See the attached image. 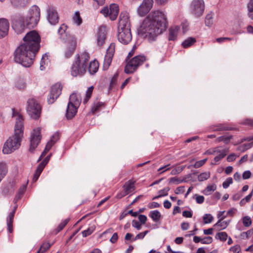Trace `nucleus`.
Here are the masks:
<instances>
[{"label":"nucleus","instance_id":"obj_1","mask_svg":"<svg viewBox=\"0 0 253 253\" xmlns=\"http://www.w3.org/2000/svg\"><path fill=\"white\" fill-rule=\"evenodd\" d=\"M23 43L15 49L14 60L25 67L31 66L35 55L40 48L41 37L36 31L28 32L24 37Z\"/></svg>","mask_w":253,"mask_h":253},{"label":"nucleus","instance_id":"obj_2","mask_svg":"<svg viewBox=\"0 0 253 253\" xmlns=\"http://www.w3.org/2000/svg\"><path fill=\"white\" fill-rule=\"evenodd\" d=\"M167 26V18L165 14L159 10L154 11L144 19L138 32L149 42H152L166 30Z\"/></svg>","mask_w":253,"mask_h":253},{"label":"nucleus","instance_id":"obj_3","mask_svg":"<svg viewBox=\"0 0 253 253\" xmlns=\"http://www.w3.org/2000/svg\"><path fill=\"white\" fill-rule=\"evenodd\" d=\"M40 18V10L36 5L32 6L27 15H15L11 20L12 28L18 34L23 33L26 28H33L38 24Z\"/></svg>","mask_w":253,"mask_h":253},{"label":"nucleus","instance_id":"obj_4","mask_svg":"<svg viewBox=\"0 0 253 253\" xmlns=\"http://www.w3.org/2000/svg\"><path fill=\"white\" fill-rule=\"evenodd\" d=\"M12 118L15 120L14 135L10 136L4 143L2 152L8 154L18 149L23 136V119L14 109L12 110Z\"/></svg>","mask_w":253,"mask_h":253},{"label":"nucleus","instance_id":"obj_5","mask_svg":"<svg viewBox=\"0 0 253 253\" xmlns=\"http://www.w3.org/2000/svg\"><path fill=\"white\" fill-rule=\"evenodd\" d=\"M67 26L62 24L58 30V33L60 35L61 41L65 43L64 51V57L68 59L70 58L74 53L77 47V43L76 39L72 35L67 32Z\"/></svg>","mask_w":253,"mask_h":253},{"label":"nucleus","instance_id":"obj_6","mask_svg":"<svg viewBox=\"0 0 253 253\" xmlns=\"http://www.w3.org/2000/svg\"><path fill=\"white\" fill-rule=\"evenodd\" d=\"M89 58V54L86 51L76 54L71 68L72 76L77 77L84 74Z\"/></svg>","mask_w":253,"mask_h":253},{"label":"nucleus","instance_id":"obj_7","mask_svg":"<svg viewBox=\"0 0 253 253\" xmlns=\"http://www.w3.org/2000/svg\"><path fill=\"white\" fill-rule=\"evenodd\" d=\"M81 102V97L80 94L73 93L70 95L66 109V116L67 119H72L76 115Z\"/></svg>","mask_w":253,"mask_h":253},{"label":"nucleus","instance_id":"obj_8","mask_svg":"<svg viewBox=\"0 0 253 253\" xmlns=\"http://www.w3.org/2000/svg\"><path fill=\"white\" fill-rule=\"evenodd\" d=\"M146 60L144 55H139L132 58L126 65L125 72L127 74L135 72L138 67L141 65Z\"/></svg>","mask_w":253,"mask_h":253},{"label":"nucleus","instance_id":"obj_9","mask_svg":"<svg viewBox=\"0 0 253 253\" xmlns=\"http://www.w3.org/2000/svg\"><path fill=\"white\" fill-rule=\"evenodd\" d=\"M27 111L29 116L34 119H38L41 114V105L33 98L29 99L27 101Z\"/></svg>","mask_w":253,"mask_h":253},{"label":"nucleus","instance_id":"obj_10","mask_svg":"<svg viewBox=\"0 0 253 253\" xmlns=\"http://www.w3.org/2000/svg\"><path fill=\"white\" fill-rule=\"evenodd\" d=\"M205 9V3L203 0H193L190 5L191 12L196 17L202 15Z\"/></svg>","mask_w":253,"mask_h":253},{"label":"nucleus","instance_id":"obj_11","mask_svg":"<svg viewBox=\"0 0 253 253\" xmlns=\"http://www.w3.org/2000/svg\"><path fill=\"white\" fill-rule=\"evenodd\" d=\"M105 17L109 16L111 20L116 19L119 13V6L116 4H111L109 8L104 7L100 11Z\"/></svg>","mask_w":253,"mask_h":253},{"label":"nucleus","instance_id":"obj_12","mask_svg":"<svg viewBox=\"0 0 253 253\" xmlns=\"http://www.w3.org/2000/svg\"><path fill=\"white\" fill-rule=\"evenodd\" d=\"M42 138L41 134V128L38 127L33 130L30 138V145L29 150L31 152H33V151L39 144Z\"/></svg>","mask_w":253,"mask_h":253},{"label":"nucleus","instance_id":"obj_13","mask_svg":"<svg viewBox=\"0 0 253 253\" xmlns=\"http://www.w3.org/2000/svg\"><path fill=\"white\" fill-rule=\"evenodd\" d=\"M62 87L60 84L57 83L52 86L47 98L48 104H52L59 96L61 93Z\"/></svg>","mask_w":253,"mask_h":253},{"label":"nucleus","instance_id":"obj_14","mask_svg":"<svg viewBox=\"0 0 253 253\" xmlns=\"http://www.w3.org/2000/svg\"><path fill=\"white\" fill-rule=\"evenodd\" d=\"M115 45L114 43H111L110 46L107 49L106 54L104 57V60L103 65V69L104 70H106L110 66L112 58L114 56L115 52Z\"/></svg>","mask_w":253,"mask_h":253},{"label":"nucleus","instance_id":"obj_15","mask_svg":"<svg viewBox=\"0 0 253 253\" xmlns=\"http://www.w3.org/2000/svg\"><path fill=\"white\" fill-rule=\"evenodd\" d=\"M153 0H143L137 8V13L140 16H144L152 8Z\"/></svg>","mask_w":253,"mask_h":253},{"label":"nucleus","instance_id":"obj_16","mask_svg":"<svg viewBox=\"0 0 253 253\" xmlns=\"http://www.w3.org/2000/svg\"><path fill=\"white\" fill-rule=\"evenodd\" d=\"M118 41L125 44L128 43L132 39L130 29H126L118 31Z\"/></svg>","mask_w":253,"mask_h":253},{"label":"nucleus","instance_id":"obj_17","mask_svg":"<svg viewBox=\"0 0 253 253\" xmlns=\"http://www.w3.org/2000/svg\"><path fill=\"white\" fill-rule=\"evenodd\" d=\"M47 18L49 23L51 25H55L58 22L59 17L55 8L52 6H48L46 10Z\"/></svg>","mask_w":253,"mask_h":253},{"label":"nucleus","instance_id":"obj_18","mask_svg":"<svg viewBox=\"0 0 253 253\" xmlns=\"http://www.w3.org/2000/svg\"><path fill=\"white\" fill-rule=\"evenodd\" d=\"M107 34V28L105 26H100L97 33V43L98 46H101L104 43Z\"/></svg>","mask_w":253,"mask_h":253},{"label":"nucleus","instance_id":"obj_19","mask_svg":"<svg viewBox=\"0 0 253 253\" xmlns=\"http://www.w3.org/2000/svg\"><path fill=\"white\" fill-rule=\"evenodd\" d=\"M130 29L128 16L126 13H121L119 22L118 30Z\"/></svg>","mask_w":253,"mask_h":253},{"label":"nucleus","instance_id":"obj_20","mask_svg":"<svg viewBox=\"0 0 253 253\" xmlns=\"http://www.w3.org/2000/svg\"><path fill=\"white\" fill-rule=\"evenodd\" d=\"M9 23L6 19H0V39L5 37L8 34Z\"/></svg>","mask_w":253,"mask_h":253},{"label":"nucleus","instance_id":"obj_21","mask_svg":"<svg viewBox=\"0 0 253 253\" xmlns=\"http://www.w3.org/2000/svg\"><path fill=\"white\" fill-rule=\"evenodd\" d=\"M47 163H46L44 160H43L38 166L37 167L36 171L33 176V181L34 182H36L38 179L39 178L41 173L43 170L44 167L46 165Z\"/></svg>","mask_w":253,"mask_h":253},{"label":"nucleus","instance_id":"obj_22","mask_svg":"<svg viewBox=\"0 0 253 253\" xmlns=\"http://www.w3.org/2000/svg\"><path fill=\"white\" fill-rule=\"evenodd\" d=\"M47 163H46L44 160H43L38 166L37 167L36 171L33 176V181L34 182H36L38 179L39 178L41 173L43 170L44 167L46 165Z\"/></svg>","mask_w":253,"mask_h":253},{"label":"nucleus","instance_id":"obj_23","mask_svg":"<svg viewBox=\"0 0 253 253\" xmlns=\"http://www.w3.org/2000/svg\"><path fill=\"white\" fill-rule=\"evenodd\" d=\"M228 152V150L226 149H224L223 150L219 149V152L217 155L213 159V162H211L212 165H216L217 163L220 161L222 159H223L226 155Z\"/></svg>","mask_w":253,"mask_h":253},{"label":"nucleus","instance_id":"obj_24","mask_svg":"<svg viewBox=\"0 0 253 253\" xmlns=\"http://www.w3.org/2000/svg\"><path fill=\"white\" fill-rule=\"evenodd\" d=\"M99 65L98 63L96 60H93L89 63L88 70L89 73L91 75L95 74L98 69Z\"/></svg>","mask_w":253,"mask_h":253},{"label":"nucleus","instance_id":"obj_25","mask_svg":"<svg viewBox=\"0 0 253 253\" xmlns=\"http://www.w3.org/2000/svg\"><path fill=\"white\" fill-rule=\"evenodd\" d=\"M15 211L14 210L12 211L9 214L7 218V229L10 233H12L13 231L12 229V223L13 221V217L14 216Z\"/></svg>","mask_w":253,"mask_h":253},{"label":"nucleus","instance_id":"obj_26","mask_svg":"<svg viewBox=\"0 0 253 253\" xmlns=\"http://www.w3.org/2000/svg\"><path fill=\"white\" fill-rule=\"evenodd\" d=\"M134 181H128L124 185L125 194H128L135 189Z\"/></svg>","mask_w":253,"mask_h":253},{"label":"nucleus","instance_id":"obj_27","mask_svg":"<svg viewBox=\"0 0 253 253\" xmlns=\"http://www.w3.org/2000/svg\"><path fill=\"white\" fill-rule=\"evenodd\" d=\"M230 222V220L225 221L218 220V221L214 224L213 226L215 227H217L218 230H221L225 229L229 224Z\"/></svg>","mask_w":253,"mask_h":253},{"label":"nucleus","instance_id":"obj_28","mask_svg":"<svg viewBox=\"0 0 253 253\" xmlns=\"http://www.w3.org/2000/svg\"><path fill=\"white\" fill-rule=\"evenodd\" d=\"M216 188L217 186L215 184L209 185L203 190V193L207 196L210 195L216 189Z\"/></svg>","mask_w":253,"mask_h":253},{"label":"nucleus","instance_id":"obj_29","mask_svg":"<svg viewBox=\"0 0 253 253\" xmlns=\"http://www.w3.org/2000/svg\"><path fill=\"white\" fill-rule=\"evenodd\" d=\"M15 86L19 89H22L25 88L26 85L23 79L18 78L15 80Z\"/></svg>","mask_w":253,"mask_h":253},{"label":"nucleus","instance_id":"obj_30","mask_svg":"<svg viewBox=\"0 0 253 253\" xmlns=\"http://www.w3.org/2000/svg\"><path fill=\"white\" fill-rule=\"evenodd\" d=\"M196 39L194 38L190 37L185 40L182 43V46L184 48H187L191 46L196 42Z\"/></svg>","mask_w":253,"mask_h":253},{"label":"nucleus","instance_id":"obj_31","mask_svg":"<svg viewBox=\"0 0 253 253\" xmlns=\"http://www.w3.org/2000/svg\"><path fill=\"white\" fill-rule=\"evenodd\" d=\"M149 216L153 221L157 222L160 220L161 217V214L158 211L154 210L150 211Z\"/></svg>","mask_w":253,"mask_h":253},{"label":"nucleus","instance_id":"obj_32","mask_svg":"<svg viewBox=\"0 0 253 253\" xmlns=\"http://www.w3.org/2000/svg\"><path fill=\"white\" fill-rule=\"evenodd\" d=\"M232 137V135H229L227 136H221L218 137L216 139V141L217 142H223L225 144H228Z\"/></svg>","mask_w":253,"mask_h":253},{"label":"nucleus","instance_id":"obj_33","mask_svg":"<svg viewBox=\"0 0 253 253\" xmlns=\"http://www.w3.org/2000/svg\"><path fill=\"white\" fill-rule=\"evenodd\" d=\"M228 238L227 234L225 232H221L217 233L215 235V238L221 241H225Z\"/></svg>","mask_w":253,"mask_h":253},{"label":"nucleus","instance_id":"obj_34","mask_svg":"<svg viewBox=\"0 0 253 253\" xmlns=\"http://www.w3.org/2000/svg\"><path fill=\"white\" fill-rule=\"evenodd\" d=\"M7 173V167L5 163H0V174L4 177Z\"/></svg>","mask_w":253,"mask_h":253},{"label":"nucleus","instance_id":"obj_35","mask_svg":"<svg viewBox=\"0 0 253 253\" xmlns=\"http://www.w3.org/2000/svg\"><path fill=\"white\" fill-rule=\"evenodd\" d=\"M73 21L77 25H80L82 23V19L80 16V12L77 11L73 16Z\"/></svg>","mask_w":253,"mask_h":253},{"label":"nucleus","instance_id":"obj_36","mask_svg":"<svg viewBox=\"0 0 253 253\" xmlns=\"http://www.w3.org/2000/svg\"><path fill=\"white\" fill-rule=\"evenodd\" d=\"M253 194V190L252 191V192L248 195L246 197H245L244 198L242 199L240 202V205L241 206H243L246 204V203L249 202L251 199L252 198Z\"/></svg>","mask_w":253,"mask_h":253},{"label":"nucleus","instance_id":"obj_37","mask_svg":"<svg viewBox=\"0 0 253 253\" xmlns=\"http://www.w3.org/2000/svg\"><path fill=\"white\" fill-rule=\"evenodd\" d=\"M210 176L209 172H204L201 173L198 176V179L199 181H203L208 179Z\"/></svg>","mask_w":253,"mask_h":253},{"label":"nucleus","instance_id":"obj_38","mask_svg":"<svg viewBox=\"0 0 253 253\" xmlns=\"http://www.w3.org/2000/svg\"><path fill=\"white\" fill-rule=\"evenodd\" d=\"M169 187H166L164 189L160 190L159 191V195L157 196L154 197L153 198V200H155L156 199H159L163 196H166L168 195V192L169 191Z\"/></svg>","mask_w":253,"mask_h":253},{"label":"nucleus","instance_id":"obj_39","mask_svg":"<svg viewBox=\"0 0 253 253\" xmlns=\"http://www.w3.org/2000/svg\"><path fill=\"white\" fill-rule=\"evenodd\" d=\"M51 247L49 243H44L41 247L37 253H44Z\"/></svg>","mask_w":253,"mask_h":253},{"label":"nucleus","instance_id":"obj_40","mask_svg":"<svg viewBox=\"0 0 253 253\" xmlns=\"http://www.w3.org/2000/svg\"><path fill=\"white\" fill-rule=\"evenodd\" d=\"M93 89V86H91L89 87L86 91V96L84 100V103H86L89 99L90 98Z\"/></svg>","mask_w":253,"mask_h":253},{"label":"nucleus","instance_id":"obj_41","mask_svg":"<svg viewBox=\"0 0 253 253\" xmlns=\"http://www.w3.org/2000/svg\"><path fill=\"white\" fill-rule=\"evenodd\" d=\"M104 105V103L100 102H97L93 104L91 110L93 113L99 110L100 108Z\"/></svg>","mask_w":253,"mask_h":253},{"label":"nucleus","instance_id":"obj_42","mask_svg":"<svg viewBox=\"0 0 253 253\" xmlns=\"http://www.w3.org/2000/svg\"><path fill=\"white\" fill-rule=\"evenodd\" d=\"M213 219V217L210 213H206L203 216V220L205 224L210 223Z\"/></svg>","mask_w":253,"mask_h":253},{"label":"nucleus","instance_id":"obj_43","mask_svg":"<svg viewBox=\"0 0 253 253\" xmlns=\"http://www.w3.org/2000/svg\"><path fill=\"white\" fill-rule=\"evenodd\" d=\"M219 147H215L212 149H210L207 150L205 153V155H215L218 154L219 152Z\"/></svg>","mask_w":253,"mask_h":253},{"label":"nucleus","instance_id":"obj_44","mask_svg":"<svg viewBox=\"0 0 253 253\" xmlns=\"http://www.w3.org/2000/svg\"><path fill=\"white\" fill-rule=\"evenodd\" d=\"M193 198L195 200L196 203L198 204H202L204 202L205 198L203 196L198 194H195L193 196Z\"/></svg>","mask_w":253,"mask_h":253},{"label":"nucleus","instance_id":"obj_45","mask_svg":"<svg viewBox=\"0 0 253 253\" xmlns=\"http://www.w3.org/2000/svg\"><path fill=\"white\" fill-rule=\"evenodd\" d=\"M232 128L231 127H229L220 124L215 126L214 128L213 129V131H220V130H231Z\"/></svg>","mask_w":253,"mask_h":253},{"label":"nucleus","instance_id":"obj_46","mask_svg":"<svg viewBox=\"0 0 253 253\" xmlns=\"http://www.w3.org/2000/svg\"><path fill=\"white\" fill-rule=\"evenodd\" d=\"M213 23L212 17L211 14H208L205 19V24L207 26L210 27Z\"/></svg>","mask_w":253,"mask_h":253},{"label":"nucleus","instance_id":"obj_47","mask_svg":"<svg viewBox=\"0 0 253 253\" xmlns=\"http://www.w3.org/2000/svg\"><path fill=\"white\" fill-rule=\"evenodd\" d=\"M243 223L246 227L249 226L252 223L251 218L248 216L244 217L243 218Z\"/></svg>","mask_w":253,"mask_h":253},{"label":"nucleus","instance_id":"obj_48","mask_svg":"<svg viewBox=\"0 0 253 253\" xmlns=\"http://www.w3.org/2000/svg\"><path fill=\"white\" fill-rule=\"evenodd\" d=\"M233 183L232 177L227 178L222 183V186L224 189L227 188Z\"/></svg>","mask_w":253,"mask_h":253},{"label":"nucleus","instance_id":"obj_49","mask_svg":"<svg viewBox=\"0 0 253 253\" xmlns=\"http://www.w3.org/2000/svg\"><path fill=\"white\" fill-rule=\"evenodd\" d=\"M229 251L233 253H241V248L240 245H236L233 247H231L229 249Z\"/></svg>","mask_w":253,"mask_h":253},{"label":"nucleus","instance_id":"obj_50","mask_svg":"<svg viewBox=\"0 0 253 253\" xmlns=\"http://www.w3.org/2000/svg\"><path fill=\"white\" fill-rule=\"evenodd\" d=\"M183 33H185L188 30L189 24L187 21H184L181 23Z\"/></svg>","mask_w":253,"mask_h":253},{"label":"nucleus","instance_id":"obj_51","mask_svg":"<svg viewBox=\"0 0 253 253\" xmlns=\"http://www.w3.org/2000/svg\"><path fill=\"white\" fill-rule=\"evenodd\" d=\"M11 3L14 6H20L24 4V0H10Z\"/></svg>","mask_w":253,"mask_h":253},{"label":"nucleus","instance_id":"obj_52","mask_svg":"<svg viewBox=\"0 0 253 253\" xmlns=\"http://www.w3.org/2000/svg\"><path fill=\"white\" fill-rule=\"evenodd\" d=\"M148 233V231H145L143 232H141L138 234L135 238L133 239V241H136L138 239H142L144 238L145 236Z\"/></svg>","mask_w":253,"mask_h":253},{"label":"nucleus","instance_id":"obj_53","mask_svg":"<svg viewBox=\"0 0 253 253\" xmlns=\"http://www.w3.org/2000/svg\"><path fill=\"white\" fill-rule=\"evenodd\" d=\"M248 15L250 18L251 13H253V0H250L248 4Z\"/></svg>","mask_w":253,"mask_h":253},{"label":"nucleus","instance_id":"obj_54","mask_svg":"<svg viewBox=\"0 0 253 253\" xmlns=\"http://www.w3.org/2000/svg\"><path fill=\"white\" fill-rule=\"evenodd\" d=\"M59 135L58 132L55 133L51 137L49 142H51L53 144H55L56 142L59 139Z\"/></svg>","mask_w":253,"mask_h":253},{"label":"nucleus","instance_id":"obj_55","mask_svg":"<svg viewBox=\"0 0 253 253\" xmlns=\"http://www.w3.org/2000/svg\"><path fill=\"white\" fill-rule=\"evenodd\" d=\"M212 242V238L210 236H208L202 238V244H209Z\"/></svg>","mask_w":253,"mask_h":253},{"label":"nucleus","instance_id":"obj_56","mask_svg":"<svg viewBox=\"0 0 253 253\" xmlns=\"http://www.w3.org/2000/svg\"><path fill=\"white\" fill-rule=\"evenodd\" d=\"M207 160V159H205L196 162L194 165V167L196 168H199L202 167L206 162Z\"/></svg>","mask_w":253,"mask_h":253},{"label":"nucleus","instance_id":"obj_57","mask_svg":"<svg viewBox=\"0 0 253 253\" xmlns=\"http://www.w3.org/2000/svg\"><path fill=\"white\" fill-rule=\"evenodd\" d=\"M168 40L169 42L174 41V29L171 27L169 29Z\"/></svg>","mask_w":253,"mask_h":253},{"label":"nucleus","instance_id":"obj_58","mask_svg":"<svg viewBox=\"0 0 253 253\" xmlns=\"http://www.w3.org/2000/svg\"><path fill=\"white\" fill-rule=\"evenodd\" d=\"M225 211H220L217 214V217L218 218V220H222L223 219L226 217L227 215H224Z\"/></svg>","mask_w":253,"mask_h":253},{"label":"nucleus","instance_id":"obj_59","mask_svg":"<svg viewBox=\"0 0 253 253\" xmlns=\"http://www.w3.org/2000/svg\"><path fill=\"white\" fill-rule=\"evenodd\" d=\"M69 221L68 219H65L62 222H61L58 227V231L62 230L64 227L66 226Z\"/></svg>","mask_w":253,"mask_h":253},{"label":"nucleus","instance_id":"obj_60","mask_svg":"<svg viewBox=\"0 0 253 253\" xmlns=\"http://www.w3.org/2000/svg\"><path fill=\"white\" fill-rule=\"evenodd\" d=\"M161 203H159L158 202H152L151 203H149L148 205V207L149 209H154L160 207V205Z\"/></svg>","mask_w":253,"mask_h":253},{"label":"nucleus","instance_id":"obj_61","mask_svg":"<svg viewBox=\"0 0 253 253\" xmlns=\"http://www.w3.org/2000/svg\"><path fill=\"white\" fill-rule=\"evenodd\" d=\"M193 215L192 212L191 211H182V216L186 218L192 217Z\"/></svg>","mask_w":253,"mask_h":253},{"label":"nucleus","instance_id":"obj_62","mask_svg":"<svg viewBox=\"0 0 253 253\" xmlns=\"http://www.w3.org/2000/svg\"><path fill=\"white\" fill-rule=\"evenodd\" d=\"M132 225L133 227L136 228L137 230H140L141 227V225L140 223L135 220H132Z\"/></svg>","mask_w":253,"mask_h":253},{"label":"nucleus","instance_id":"obj_63","mask_svg":"<svg viewBox=\"0 0 253 253\" xmlns=\"http://www.w3.org/2000/svg\"><path fill=\"white\" fill-rule=\"evenodd\" d=\"M185 191V187L184 186H179L175 190V194H182Z\"/></svg>","mask_w":253,"mask_h":253},{"label":"nucleus","instance_id":"obj_64","mask_svg":"<svg viewBox=\"0 0 253 253\" xmlns=\"http://www.w3.org/2000/svg\"><path fill=\"white\" fill-rule=\"evenodd\" d=\"M243 124L253 126V120L247 119L243 121Z\"/></svg>","mask_w":253,"mask_h":253}]
</instances>
